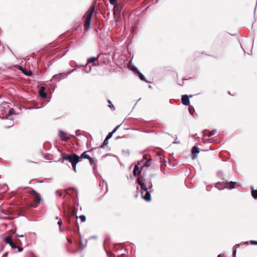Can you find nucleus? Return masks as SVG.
I'll return each instance as SVG.
<instances>
[{"mask_svg": "<svg viewBox=\"0 0 257 257\" xmlns=\"http://www.w3.org/2000/svg\"><path fill=\"white\" fill-rule=\"evenodd\" d=\"M61 157L63 160L69 161L71 163L73 170L75 172H76V165L77 164L81 161L82 158L89 159L90 157L87 155L86 152L83 153L81 156H78L75 154H71L68 155H65L63 154H61Z\"/></svg>", "mask_w": 257, "mask_h": 257, "instance_id": "nucleus-1", "label": "nucleus"}, {"mask_svg": "<svg viewBox=\"0 0 257 257\" xmlns=\"http://www.w3.org/2000/svg\"><path fill=\"white\" fill-rule=\"evenodd\" d=\"M137 181L138 184L140 185L142 197L146 201H150L151 193L150 190L151 189L153 186L152 183L150 182L149 183L148 187H147L146 183H144V181L142 178H138Z\"/></svg>", "mask_w": 257, "mask_h": 257, "instance_id": "nucleus-2", "label": "nucleus"}, {"mask_svg": "<svg viewBox=\"0 0 257 257\" xmlns=\"http://www.w3.org/2000/svg\"><path fill=\"white\" fill-rule=\"evenodd\" d=\"M94 6H91L86 13V19L84 24L85 31L88 30L90 27L92 15L94 12Z\"/></svg>", "mask_w": 257, "mask_h": 257, "instance_id": "nucleus-3", "label": "nucleus"}, {"mask_svg": "<svg viewBox=\"0 0 257 257\" xmlns=\"http://www.w3.org/2000/svg\"><path fill=\"white\" fill-rule=\"evenodd\" d=\"M29 193L34 197V200L36 203L35 205H33V207H36L39 204L41 200V197L40 195L34 189H30L29 191Z\"/></svg>", "mask_w": 257, "mask_h": 257, "instance_id": "nucleus-4", "label": "nucleus"}, {"mask_svg": "<svg viewBox=\"0 0 257 257\" xmlns=\"http://www.w3.org/2000/svg\"><path fill=\"white\" fill-rule=\"evenodd\" d=\"M74 70H75V69H73L72 70L68 72L67 73H59L58 74H56L53 76L51 80L59 81L66 78L70 73L74 71Z\"/></svg>", "mask_w": 257, "mask_h": 257, "instance_id": "nucleus-5", "label": "nucleus"}, {"mask_svg": "<svg viewBox=\"0 0 257 257\" xmlns=\"http://www.w3.org/2000/svg\"><path fill=\"white\" fill-rule=\"evenodd\" d=\"M192 97V95L189 96L184 95L182 96V103L185 105H189L190 104L189 97Z\"/></svg>", "mask_w": 257, "mask_h": 257, "instance_id": "nucleus-6", "label": "nucleus"}, {"mask_svg": "<svg viewBox=\"0 0 257 257\" xmlns=\"http://www.w3.org/2000/svg\"><path fill=\"white\" fill-rule=\"evenodd\" d=\"M192 158L194 160L196 158V155L199 153V149L195 146H194L191 149Z\"/></svg>", "mask_w": 257, "mask_h": 257, "instance_id": "nucleus-7", "label": "nucleus"}, {"mask_svg": "<svg viewBox=\"0 0 257 257\" xmlns=\"http://www.w3.org/2000/svg\"><path fill=\"white\" fill-rule=\"evenodd\" d=\"M45 87L44 86H41L39 91V95L41 97L45 98L47 97V94L45 92Z\"/></svg>", "mask_w": 257, "mask_h": 257, "instance_id": "nucleus-8", "label": "nucleus"}, {"mask_svg": "<svg viewBox=\"0 0 257 257\" xmlns=\"http://www.w3.org/2000/svg\"><path fill=\"white\" fill-rule=\"evenodd\" d=\"M59 137L64 141H67L69 139L67 134L62 131H59Z\"/></svg>", "mask_w": 257, "mask_h": 257, "instance_id": "nucleus-9", "label": "nucleus"}, {"mask_svg": "<svg viewBox=\"0 0 257 257\" xmlns=\"http://www.w3.org/2000/svg\"><path fill=\"white\" fill-rule=\"evenodd\" d=\"M9 107V105L8 103L3 101L1 104H0V111L1 112H3Z\"/></svg>", "mask_w": 257, "mask_h": 257, "instance_id": "nucleus-10", "label": "nucleus"}, {"mask_svg": "<svg viewBox=\"0 0 257 257\" xmlns=\"http://www.w3.org/2000/svg\"><path fill=\"white\" fill-rule=\"evenodd\" d=\"M236 184L235 182L230 181V182H225V188H228L229 189H233L235 188Z\"/></svg>", "mask_w": 257, "mask_h": 257, "instance_id": "nucleus-11", "label": "nucleus"}, {"mask_svg": "<svg viewBox=\"0 0 257 257\" xmlns=\"http://www.w3.org/2000/svg\"><path fill=\"white\" fill-rule=\"evenodd\" d=\"M140 166L139 165L136 164L133 171V173L135 176H137L141 173L142 169H140Z\"/></svg>", "mask_w": 257, "mask_h": 257, "instance_id": "nucleus-12", "label": "nucleus"}, {"mask_svg": "<svg viewBox=\"0 0 257 257\" xmlns=\"http://www.w3.org/2000/svg\"><path fill=\"white\" fill-rule=\"evenodd\" d=\"M147 159V156L144 155L143 156V159H142L140 161L138 162L137 165H139V166H140V168L143 169V165H144V164L145 163L146 160Z\"/></svg>", "mask_w": 257, "mask_h": 257, "instance_id": "nucleus-13", "label": "nucleus"}, {"mask_svg": "<svg viewBox=\"0 0 257 257\" xmlns=\"http://www.w3.org/2000/svg\"><path fill=\"white\" fill-rule=\"evenodd\" d=\"M225 182H222V183H220V182H218L217 183H216V185H215V187L218 188V189L219 190H222V189H223L224 188H225Z\"/></svg>", "mask_w": 257, "mask_h": 257, "instance_id": "nucleus-14", "label": "nucleus"}, {"mask_svg": "<svg viewBox=\"0 0 257 257\" xmlns=\"http://www.w3.org/2000/svg\"><path fill=\"white\" fill-rule=\"evenodd\" d=\"M14 113V109L13 108H11V109H10V110L9 111V113H8L7 115H6V116H2L0 115V117L2 118H3V119L4 118L8 119V117L11 116Z\"/></svg>", "mask_w": 257, "mask_h": 257, "instance_id": "nucleus-15", "label": "nucleus"}, {"mask_svg": "<svg viewBox=\"0 0 257 257\" xmlns=\"http://www.w3.org/2000/svg\"><path fill=\"white\" fill-rule=\"evenodd\" d=\"M117 1V0H109L110 4L115 5V6L114 7V13H115V12H116V11H118L119 12L118 8L116 5V3Z\"/></svg>", "mask_w": 257, "mask_h": 257, "instance_id": "nucleus-16", "label": "nucleus"}, {"mask_svg": "<svg viewBox=\"0 0 257 257\" xmlns=\"http://www.w3.org/2000/svg\"><path fill=\"white\" fill-rule=\"evenodd\" d=\"M151 159H147L144 164V165H143V167H149L151 164Z\"/></svg>", "mask_w": 257, "mask_h": 257, "instance_id": "nucleus-17", "label": "nucleus"}, {"mask_svg": "<svg viewBox=\"0 0 257 257\" xmlns=\"http://www.w3.org/2000/svg\"><path fill=\"white\" fill-rule=\"evenodd\" d=\"M5 241L9 244H12V242L13 241L12 240V237L10 236H7L4 238Z\"/></svg>", "mask_w": 257, "mask_h": 257, "instance_id": "nucleus-18", "label": "nucleus"}, {"mask_svg": "<svg viewBox=\"0 0 257 257\" xmlns=\"http://www.w3.org/2000/svg\"><path fill=\"white\" fill-rule=\"evenodd\" d=\"M245 243V242H242L240 243V244H244ZM240 244H237L235 245L236 247L233 250V251H232V255L235 257V254H236V248L239 247Z\"/></svg>", "mask_w": 257, "mask_h": 257, "instance_id": "nucleus-19", "label": "nucleus"}, {"mask_svg": "<svg viewBox=\"0 0 257 257\" xmlns=\"http://www.w3.org/2000/svg\"><path fill=\"white\" fill-rule=\"evenodd\" d=\"M98 57H92L88 59V62L89 63H94L95 61H96L98 59Z\"/></svg>", "mask_w": 257, "mask_h": 257, "instance_id": "nucleus-20", "label": "nucleus"}, {"mask_svg": "<svg viewBox=\"0 0 257 257\" xmlns=\"http://www.w3.org/2000/svg\"><path fill=\"white\" fill-rule=\"evenodd\" d=\"M251 195L254 199H257V190H252Z\"/></svg>", "mask_w": 257, "mask_h": 257, "instance_id": "nucleus-21", "label": "nucleus"}, {"mask_svg": "<svg viewBox=\"0 0 257 257\" xmlns=\"http://www.w3.org/2000/svg\"><path fill=\"white\" fill-rule=\"evenodd\" d=\"M138 74H139V77L141 80L146 81L143 74H142L140 71H138Z\"/></svg>", "mask_w": 257, "mask_h": 257, "instance_id": "nucleus-22", "label": "nucleus"}, {"mask_svg": "<svg viewBox=\"0 0 257 257\" xmlns=\"http://www.w3.org/2000/svg\"><path fill=\"white\" fill-rule=\"evenodd\" d=\"M19 69L21 70L24 73V74H25L26 75L30 76L32 74L31 72H26L24 71L23 68L21 66L19 67Z\"/></svg>", "mask_w": 257, "mask_h": 257, "instance_id": "nucleus-23", "label": "nucleus"}, {"mask_svg": "<svg viewBox=\"0 0 257 257\" xmlns=\"http://www.w3.org/2000/svg\"><path fill=\"white\" fill-rule=\"evenodd\" d=\"M130 69H131L133 71H134V72H136V73H138V71H139L138 70V69H137V68H136V67H135V66H130Z\"/></svg>", "mask_w": 257, "mask_h": 257, "instance_id": "nucleus-24", "label": "nucleus"}, {"mask_svg": "<svg viewBox=\"0 0 257 257\" xmlns=\"http://www.w3.org/2000/svg\"><path fill=\"white\" fill-rule=\"evenodd\" d=\"M108 139H107L106 138H105V139L104 140L103 143L101 146L102 148H104L105 147V146L107 145V144L108 143Z\"/></svg>", "mask_w": 257, "mask_h": 257, "instance_id": "nucleus-25", "label": "nucleus"}, {"mask_svg": "<svg viewBox=\"0 0 257 257\" xmlns=\"http://www.w3.org/2000/svg\"><path fill=\"white\" fill-rule=\"evenodd\" d=\"M56 193L57 195H59L60 196H62L64 193H65V192L57 190Z\"/></svg>", "mask_w": 257, "mask_h": 257, "instance_id": "nucleus-26", "label": "nucleus"}, {"mask_svg": "<svg viewBox=\"0 0 257 257\" xmlns=\"http://www.w3.org/2000/svg\"><path fill=\"white\" fill-rule=\"evenodd\" d=\"M79 218L80 219L81 222H84L86 220V217L84 215H81L79 216Z\"/></svg>", "mask_w": 257, "mask_h": 257, "instance_id": "nucleus-27", "label": "nucleus"}, {"mask_svg": "<svg viewBox=\"0 0 257 257\" xmlns=\"http://www.w3.org/2000/svg\"><path fill=\"white\" fill-rule=\"evenodd\" d=\"M113 134V132H111L109 133L108 134V135H107L106 138L107 139L109 140V139H110L112 137Z\"/></svg>", "mask_w": 257, "mask_h": 257, "instance_id": "nucleus-28", "label": "nucleus"}, {"mask_svg": "<svg viewBox=\"0 0 257 257\" xmlns=\"http://www.w3.org/2000/svg\"><path fill=\"white\" fill-rule=\"evenodd\" d=\"M11 247L12 248H17V245L13 242L12 241V244H9Z\"/></svg>", "mask_w": 257, "mask_h": 257, "instance_id": "nucleus-29", "label": "nucleus"}, {"mask_svg": "<svg viewBox=\"0 0 257 257\" xmlns=\"http://www.w3.org/2000/svg\"><path fill=\"white\" fill-rule=\"evenodd\" d=\"M89 163L91 165L95 166V163H94L93 160L92 159V158H90V159H89Z\"/></svg>", "mask_w": 257, "mask_h": 257, "instance_id": "nucleus-30", "label": "nucleus"}, {"mask_svg": "<svg viewBox=\"0 0 257 257\" xmlns=\"http://www.w3.org/2000/svg\"><path fill=\"white\" fill-rule=\"evenodd\" d=\"M121 124L118 125L116 126L111 132H113V134L116 131V130L119 128Z\"/></svg>", "mask_w": 257, "mask_h": 257, "instance_id": "nucleus-31", "label": "nucleus"}, {"mask_svg": "<svg viewBox=\"0 0 257 257\" xmlns=\"http://www.w3.org/2000/svg\"><path fill=\"white\" fill-rule=\"evenodd\" d=\"M18 249V252H21L23 250V247L17 246V247Z\"/></svg>", "mask_w": 257, "mask_h": 257, "instance_id": "nucleus-32", "label": "nucleus"}, {"mask_svg": "<svg viewBox=\"0 0 257 257\" xmlns=\"http://www.w3.org/2000/svg\"><path fill=\"white\" fill-rule=\"evenodd\" d=\"M208 132L209 133V134L208 135V137H211L212 136H214L215 135V134H213L212 132H209V131H208Z\"/></svg>", "mask_w": 257, "mask_h": 257, "instance_id": "nucleus-33", "label": "nucleus"}, {"mask_svg": "<svg viewBox=\"0 0 257 257\" xmlns=\"http://www.w3.org/2000/svg\"><path fill=\"white\" fill-rule=\"evenodd\" d=\"M250 243L251 244H257V241L251 240Z\"/></svg>", "mask_w": 257, "mask_h": 257, "instance_id": "nucleus-34", "label": "nucleus"}, {"mask_svg": "<svg viewBox=\"0 0 257 257\" xmlns=\"http://www.w3.org/2000/svg\"><path fill=\"white\" fill-rule=\"evenodd\" d=\"M108 102L109 103V107L110 108H114V106L111 104V101L110 100H108Z\"/></svg>", "mask_w": 257, "mask_h": 257, "instance_id": "nucleus-35", "label": "nucleus"}, {"mask_svg": "<svg viewBox=\"0 0 257 257\" xmlns=\"http://www.w3.org/2000/svg\"><path fill=\"white\" fill-rule=\"evenodd\" d=\"M58 224L59 225V226H61L62 225V220H60L58 222Z\"/></svg>", "mask_w": 257, "mask_h": 257, "instance_id": "nucleus-36", "label": "nucleus"}, {"mask_svg": "<svg viewBox=\"0 0 257 257\" xmlns=\"http://www.w3.org/2000/svg\"><path fill=\"white\" fill-rule=\"evenodd\" d=\"M13 122L11 121V125H10V126H7V127H7V128H9V127H10L11 126H13Z\"/></svg>", "mask_w": 257, "mask_h": 257, "instance_id": "nucleus-37", "label": "nucleus"}, {"mask_svg": "<svg viewBox=\"0 0 257 257\" xmlns=\"http://www.w3.org/2000/svg\"><path fill=\"white\" fill-rule=\"evenodd\" d=\"M212 132H213V134H215V135H217L216 131H213Z\"/></svg>", "mask_w": 257, "mask_h": 257, "instance_id": "nucleus-38", "label": "nucleus"}, {"mask_svg": "<svg viewBox=\"0 0 257 257\" xmlns=\"http://www.w3.org/2000/svg\"><path fill=\"white\" fill-rule=\"evenodd\" d=\"M67 240L69 242V243H72V240L70 239H67Z\"/></svg>", "mask_w": 257, "mask_h": 257, "instance_id": "nucleus-39", "label": "nucleus"}, {"mask_svg": "<svg viewBox=\"0 0 257 257\" xmlns=\"http://www.w3.org/2000/svg\"><path fill=\"white\" fill-rule=\"evenodd\" d=\"M192 109H191V108H189V112H190V113L191 114H193V112H192Z\"/></svg>", "mask_w": 257, "mask_h": 257, "instance_id": "nucleus-40", "label": "nucleus"}, {"mask_svg": "<svg viewBox=\"0 0 257 257\" xmlns=\"http://www.w3.org/2000/svg\"><path fill=\"white\" fill-rule=\"evenodd\" d=\"M16 235H17V236H19V237H23V236H24L23 235L16 234Z\"/></svg>", "mask_w": 257, "mask_h": 257, "instance_id": "nucleus-41", "label": "nucleus"}, {"mask_svg": "<svg viewBox=\"0 0 257 257\" xmlns=\"http://www.w3.org/2000/svg\"><path fill=\"white\" fill-rule=\"evenodd\" d=\"M90 71H91V67H89L88 71H87L86 72L88 73V72H90Z\"/></svg>", "mask_w": 257, "mask_h": 257, "instance_id": "nucleus-42", "label": "nucleus"}, {"mask_svg": "<svg viewBox=\"0 0 257 257\" xmlns=\"http://www.w3.org/2000/svg\"><path fill=\"white\" fill-rule=\"evenodd\" d=\"M221 254H219V255L217 256V257H221Z\"/></svg>", "mask_w": 257, "mask_h": 257, "instance_id": "nucleus-43", "label": "nucleus"}, {"mask_svg": "<svg viewBox=\"0 0 257 257\" xmlns=\"http://www.w3.org/2000/svg\"><path fill=\"white\" fill-rule=\"evenodd\" d=\"M56 218L57 219H58V217H57H57H56Z\"/></svg>", "mask_w": 257, "mask_h": 257, "instance_id": "nucleus-44", "label": "nucleus"}]
</instances>
